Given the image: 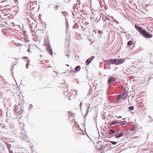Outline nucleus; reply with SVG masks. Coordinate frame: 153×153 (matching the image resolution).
Segmentation results:
<instances>
[{"instance_id": "obj_1", "label": "nucleus", "mask_w": 153, "mask_h": 153, "mask_svg": "<svg viewBox=\"0 0 153 153\" xmlns=\"http://www.w3.org/2000/svg\"><path fill=\"white\" fill-rule=\"evenodd\" d=\"M134 27L137 31L144 37L146 38H151L152 37V34L149 33L148 32H147L145 30L143 29L140 26L135 25Z\"/></svg>"}, {"instance_id": "obj_2", "label": "nucleus", "mask_w": 153, "mask_h": 153, "mask_svg": "<svg viewBox=\"0 0 153 153\" xmlns=\"http://www.w3.org/2000/svg\"><path fill=\"white\" fill-rule=\"evenodd\" d=\"M125 61V59L124 58L119 59H111L107 60H105L104 62L106 63L110 62L112 64L117 65L122 64Z\"/></svg>"}, {"instance_id": "obj_3", "label": "nucleus", "mask_w": 153, "mask_h": 153, "mask_svg": "<svg viewBox=\"0 0 153 153\" xmlns=\"http://www.w3.org/2000/svg\"><path fill=\"white\" fill-rule=\"evenodd\" d=\"M16 101L18 103H17V104L15 105V108L14 109V111L17 114H23V109L22 108V104L21 103V100H20V102Z\"/></svg>"}, {"instance_id": "obj_4", "label": "nucleus", "mask_w": 153, "mask_h": 153, "mask_svg": "<svg viewBox=\"0 0 153 153\" xmlns=\"http://www.w3.org/2000/svg\"><path fill=\"white\" fill-rule=\"evenodd\" d=\"M26 132L24 129H22L21 132L18 134V136L20 138L24 139V140L28 142L29 141V139L27 135L26 134Z\"/></svg>"}, {"instance_id": "obj_5", "label": "nucleus", "mask_w": 153, "mask_h": 153, "mask_svg": "<svg viewBox=\"0 0 153 153\" xmlns=\"http://www.w3.org/2000/svg\"><path fill=\"white\" fill-rule=\"evenodd\" d=\"M44 45L46 46L48 53L51 55H52L53 51L52 50V48H51V45L50 44L49 40L47 39L45 40L44 41Z\"/></svg>"}, {"instance_id": "obj_6", "label": "nucleus", "mask_w": 153, "mask_h": 153, "mask_svg": "<svg viewBox=\"0 0 153 153\" xmlns=\"http://www.w3.org/2000/svg\"><path fill=\"white\" fill-rule=\"evenodd\" d=\"M62 5L59 3H56L54 5L53 8L55 11L61 10H62Z\"/></svg>"}, {"instance_id": "obj_7", "label": "nucleus", "mask_w": 153, "mask_h": 153, "mask_svg": "<svg viewBox=\"0 0 153 153\" xmlns=\"http://www.w3.org/2000/svg\"><path fill=\"white\" fill-rule=\"evenodd\" d=\"M9 28L5 27L2 30V32L4 35H9L10 34V30Z\"/></svg>"}, {"instance_id": "obj_8", "label": "nucleus", "mask_w": 153, "mask_h": 153, "mask_svg": "<svg viewBox=\"0 0 153 153\" xmlns=\"http://www.w3.org/2000/svg\"><path fill=\"white\" fill-rule=\"evenodd\" d=\"M17 1V0H10V7H15L18 4Z\"/></svg>"}, {"instance_id": "obj_9", "label": "nucleus", "mask_w": 153, "mask_h": 153, "mask_svg": "<svg viewBox=\"0 0 153 153\" xmlns=\"http://www.w3.org/2000/svg\"><path fill=\"white\" fill-rule=\"evenodd\" d=\"M115 80V78L114 77H110L108 79L107 83L108 85H110L111 83L114 82Z\"/></svg>"}, {"instance_id": "obj_10", "label": "nucleus", "mask_w": 153, "mask_h": 153, "mask_svg": "<svg viewBox=\"0 0 153 153\" xmlns=\"http://www.w3.org/2000/svg\"><path fill=\"white\" fill-rule=\"evenodd\" d=\"M104 22L105 23V26H106V27L109 25L111 23L110 19L105 17V19L104 20Z\"/></svg>"}, {"instance_id": "obj_11", "label": "nucleus", "mask_w": 153, "mask_h": 153, "mask_svg": "<svg viewBox=\"0 0 153 153\" xmlns=\"http://www.w3.org/2000/svg\"><path fill=\"white\" fill-rule=\"evenodd\" d=\"M95 58V56H93L87 59L86 61V65H88L92 60Z\"/></svg>"}, {"instance_id": "obj_12", "label": "nucleus", "mask_w": 153, "mask_h": 153, "mask_svg": "<svg viewBox=\"0 0 153 153\" xmlns=\"http://www.w3.org/2000/svg\"><path fill=\"white\" fill-rule=\"evenodd\" d=\"M18 26L17 25H16L14 24V23L13 22H12L10 23V27H11V28H10V30H14L15 29L16 27H16Z\"/></svg>"}, {"instance_id": "obj_13", "label": "nucleus", "mask_w": 153, "mask_h": 153, "mask_svg": "<svg viewBox=\"0 0 153 153\" xmlns=\"http://www.w3.org/2000/svg\"><path fill=\"white\" fill-rule=\"evenodd\" d=\"M123 133L122 131H121L119 133L117 134V133L115 135V137L117 138H119L123 136Z\"/></svg>"}, {"instance_id": "obj_14", "label": "nucleus", "mask_w": 153, "mask_h": 153, "mask_svg": "<svg viewBox=\"0 0 153 153\" xmlns=\"http://www.w3.org/2000/svg\"><path fill=\"white\" fill-rule=\"evenodd\" d=\"M121 99H123V97H122V95H119L117 97L116 99V102H118L121 100Z\"/></svg>"}, {"instance_id": "obj_15", "label": "nucleus", "mask_w": 153, "mask_h": 153, "mask_svg": "<svg viewBox=\"0 0 153 153\" xmlns=\"http://www.w3.org/2000/svg\"><path fill=\"white\" fill-rule=\"evenodd\" d=\"M87 107H88V109L87 110V112L85 115V117L88 114V112L89 111V110L90 109V104H88L86 105Z\"/></svg>"}, {"instance_id": "obj_16", "label": "nucleus", "mask_w": 153, "mask_h": 153, "mask_svg": "<svg viewBox=\"0 0 153 153\" xmlns=\"http://www.w3.org/2000/svg\"><path fill=\"white\" fill-rule=\"evenodd\" d=\"M81 67L80 66H77L75 68V70L76 71H79L80 70Z\"/></svg>"}, {"instance_id": "obj_17", "label": "nucleus", "mask_w": 153, "mask_h": 153, "mask_svg": "<svg viewBox=\"0 0 153 153\" xmlns=\"http://www.w3.org/2000/svg\"><path fill=\"white\" fill-rule=\"evenodd\" d=\"M115 131L112 129H111L109 130V133L110 134H114Z\"/></svg>"}, {"instance_id": "obj_18", "label": "nucleus", "mask_w": 153, "mask_h": 153, "mask_svg": "<svg viewBox=\"0 0 153 153\" xmlns=\"http://www.w3.org/2000/svg\"><path fill=\"white\" fill-rule=\"evenodd\" d=\"M6 23L5 22H0V27H2L3 26H5V24Z\"/></svg>"}, {"instance_id": "obj_19", "label": "nucleus", "mask_w": 153, "mask_h": 153, "mask_svg": "<svg viewBox=\"0 0 153 153\" xmlns=\"http://www.w3.org/2000/svg\"><path fill=\"white\" fill-rule=\"evenodd\" d=\"M118 123H119V122L118 121H115L114 122H112L111 123L110 125L111 126L113 125L114 124H115Z\"/></svg>"}, {"instance_id": "obj_20", "label": "nucleus", "mask_w": 153, "mask_h": 153, "mask_svg": "<svg viewBox=\"0 0 153 153\" xmlns=\"http://www.w3.org/2000/svg\"><path fill=\"white\" fill-rule=\"evenodd\" d=\"M127 124V122L125 121H123L122 122L120 123V124L121 125H125Z\"/></svg>"}, {"instance_id": "obj_21", "label": "nucleus", "mask_w": 153, "mask_h": 153, "mask_svg": "<svg viewBox=\"0 0 153 153\" xmlns=\"http://www.w3.org/2000/svg\"><path fill=\"white\" fill-rule=\"evenodd\" d=\"M127 94H123L122 95V97H123V99H125L127 97Z\"/></svg>"}, {"instance_id": "obj_22", "label": "nucleus", "mask_w": 153, "mask_h": 153, "mask_svg": "<svg viewBox=\"0 0 153 153\" xmlns=\"http://www.w3.org/2000/svg\"><path fill=\"white\" fill-rule=\"evenodd\" d=\"M14 59V58H13L11 60H13ZM14 60H15V61L14 62V64L13 65V66L14 65H16V64H17L18 63V61L16 59H14Z\"/></svg>"}, {"instance_id": "obj_23", "label": "nucleus", "mask_w": 153, "mask_h": 153, "mask_svg": "<svg viewBox=\"0 0 153 153\" xmlns=\"http://www.w3.org/2000/svg\"><path fill=\"white\" fill-rule=\"evenodd\" d=\"M134 109V108L133 106H130L128 107V109L130 111H132Z\"/></svg>"}, {"instance_id": "obj_24", "label": "nucleus", "mask_w": 153, "mask_h": 153, "mask_svg": "<svg viewBox=\"0 0 153 153\" xmlns=\"http://www.w3.org/2000/svg\"><path fill=\"white\" fill-rule=\"evenodd\" d=\"M132 44V41H130L128 42L127 44L128 46L131 45Z\"/></svg>"}, {"instance_id": "obj_25", "label": "nucleus", "mask_w": 153, "mask_h": 153, "mask_svg": "<svg viewBox=\"0 0 153 153\" xmlns=\"http://www.w3.org/2000/svg\"><path fill=\"white\" fill-rule=\"evenodd\" d=\"M109 142L114 145H115L117 143V142H115L113 141H109Z\"/></svg>"}, {"instance_id": "obj_26", "label": "nucleus", "mask_w": 153, "mask_h": 153, "mask_svg": "<svg viewBox=\"0 0 153 153\" xmlns=\"http://www.w3.org/2000/svg\"><path fill=\"white\" fill-rule=\"evenodd\" d=\"M29 108L30 109H31L33 108V105L31 104H30V105Z\"/></svg>"}, {"instance_id": "obj_27", "label": "nucleus", "mask_w": 153, "mask_h": 153, "mask_svg": "<svg viewBox=\"0 0 153 153\" xmlns=\"http://www.w3.org/2000/svg\"><path fill=\"white\" fill-rule=\"evenodd\" d=\"M136 128V126L135 125H133V130H134Z\"/></svg>"}, {"instance_id": "obj_28", "label": "nucleus", "mask_w": 153, "mask_h": 153, "mask_svg": "<svg viewBox=\"0 0 153 153\" xmlns=\"http://www.w3.org/2000/svg\"><path fill=\"white\" fill-rule=\"evenodd\" d=\"M95 32V33H96L97 32H98L99 33H100L101 32V31H100V30H98V31H97V30H96V31H94Z\"/></svg>"}, {"instance_id": "obj_29", "label": "nucleus", "mask_w": 153, "mask_h": 153, "mask_svg": "<svg viewBox=\"0 0 153 153\" xmlns=\"http://www.w3.org/2000/svg\"><path fill=\"white\" fill-rule=\"evenodd\" d=\"M123 94H127V91L126 90H124L123 91Z\"/></svg>"}, {"instance_id": "obj_30", "label": "nucleus", "mask_w": 153, "mask_h": 153, "mask_svg": "<svg viewBox=\"0 0 153 153\" xmlns=\"http://www.w3.org/2000/svg\"><path fill=\"white\" fill-rule=\"evenodd\" d=\"M66 25L67 27L68 28L69 26L68 22H66Z\"/></svg>"}, {"instance_id": "obj_31", "label": "nucleus", "mask_w": 153, "mask_h": 153, "mask_svg": "<svg viewBox=\"0 0 153 153\" xmlns=\"http://www.w3.org/2000/svg\"><path fill=\"white\" fill-rule=\"evenodd\" d=\"M27 58L28 57H27L24 56L23 57V59L25 60L27 59Z\"/></svg>"}, {"instance_id": "obj_32", "label": "nucleus", "mask_w": 153, "mask_h": 153, "mask_svg": "<svg viewBox=\"0 0 153 153\" xmlns=\"http://www.w3.org/2000/svg\"><path fill=\"white\" fill-rule=\"evenodd\" d=\"M27 51H28L29 53H30V48H29L27 50Z\"/></svg>"}, {"instance_id": "obj_33", "label": "nucleus", "mask_w": 153, "mask_h": 153, "mask_svg": "<svg viewBox=\"0 0 153 153\" xmlns=\"http://www.w3.org/2000/svg\"><path fill=\"white\" fill-rule=\"evenodd\" d=\"M71 71L74 72L75 71H74L73 70H71Z\"/></svg>"}, {"instance_id": "obj_34", "label": "nucleus", "mask_w": 153, "mask_h": 153, "mask_svg": "<svg viewBox=\"0 0 153 153\" xmlns=\"http://www.w3.org/2000/svg\"><path fill=\"white\" fill-rule=\"evenodd\" d=\"M113 26V25L112 24H110L109 26L111 27L112 26Z\"/></svg>"}, {"instance_id": "obj_35", "label": "nucleus", "mask_w": 153, "mask_h": 153, "mask_svg": "<svg viewBox=\"0 0 153 153\" xmlns=\"http://www.w3.org/2000/svg\"><path fill=\"white\" fill-rule=\"evenodd\" d=\"M19 98H20V96H19L18 95L16 97V99H19Z\"/></svg>"}, {"instance_id": "obj_36", "label": "nucleus", "mask_w": 153, "mask_h": 153, "mask_svg": "<svg viewBox=\"0 0 153 153\" xmlns=\"http://www.w3.org/2000/svg\"><path fill=\"white\" fill-rule=\"evenodd\" d=\"M26 68H28V64L27 63L26 65Z\"/></svg>"}, {"instance_id": "obj_37", "label": "nucleus", "mask_w": 153, "mask_h": 153, "mask_svg": "<svg viewBox=\"0 0 153 153\" xmlns=\"http://www.w3.org/2000/svg\"><path fill=\"white\" fill-rule=\"evenodd\" d=\"M65 20L66 22H68V20L67 19H65Z\"/></svg>"}, {"instance_id": "obj_38", "label": "nucleus", "mask_w": 153, "mask_h": 153, "mask_svg": "<svg viewBox=\"0 0 153 153\" xmlns=\"http://www.w3.org/2000/svg\"><path fill=\"white\" fill-rule=\"evenodd\" d=\"M2 114V113L1 111V110L0 109V115H1Z\"/></svg>"}, {"instance_id": "obj_39", "label": "nucleus", "mask_w": 153, "mask_h": 153, "mask_svg": "<svg viewBox=\"0 0 153 153\" xmlns=\"http://www.w3.org/2000/svg\"><path fill=\"white\" fill-rule=\"evenodd\" d=\"M102 20H103V21H104V20L105 19V17L104 18L103 17H102Z\"/></svg>"}, {"instance_id": "obj_40", "label": "nucleus", "mask_w": 153, "mask_h": 153, "mask_svg": "<svg viewBox=\"0 0 153 153\" xmlns=\"http://www.w3.org/2000/svg\"><path fill=\"white\" fill-rule=\"evenodd\" d=\"M82 104V102H80V108L81 107V105Z\"/></svg>"}, {"instance_id": "obj_41", "label": "nucleus", "mask_w": 153, "mask_h": 153, "mask_svg": "<svg viewBox=\"0 0 153 153\" xmlns=\"http://www.w3.org/2000/svg\"><path fill=\"white\" fill-rule=\"evenodd\" d=\"M10 153H13V151H10Z\"/></svg>"}, {"instance_id": "obj_42", "label": "nucleus", "mask_w": 153, "mask_h": 153, "mask_svg": "<svg viewBox=\"0 0 153 153\" xmlns=\"http://www.w3.org/2000/svg\"><path fill=\"white\" fill-rule=\"evenodd\" d=\"M12 35H10V38L12 37Z\"/></svg>"}, {"instance_id": "obj_43", "label": "nucleus", "mask_w": 153, "mask_h": 153, "mask_svg": "<svg viewBox=\"0 0 153 153\" xmlns=\"http://www.w3.org/2000/svg\"><path fill=\"white\" fill-rule=\"evenodd\" d=\"M69 100H71V98H68Z\"/></svg>"}, {"instance_id": "obj_44", "label": "nucleus", "mask_w": 153, "mask_h": 153, "mask_svg": "<svg viewBox=\"0 0 153 153\" xmlns=\"http://www.w3.org/2000/svg\"><path fill=\"white\" fill-rule=\"evenodd\" d=\"M66 65H67V66H69V65L68 64Z\"/></svg>"}, {"instance_id": "obj_45", "label": "nucleus", "mask_w": 153, "mask_h": 153, "mask_svg": "<svg viewBox=\"0 0 153 153\" xmlns=\"http://www.w3.org/2000/svg\"><path fill=\"white\" fill-rule=\"evenodd\" d=\"M116 23H119V22H117Z\"/></svg>"}, {"instance_id": "obj_46", "label": "nucleus", "mask_w": 153, "mask_h": 153, "mask_svg": "<svg viewBox=\"0 0 153 153\" xmlns=\"http://www.w3.org/2000/svg\"><path fill=\"white\" fill-rule=\"evenodd\" d=\"M11 33V32L10 31V34H12V33Z\"/></svg>"}, {"instance_id": "obj_47", "label": "nucleus", "mask_w": 153, "mask_h": 153, "mask_svg": "<svg viewBox=\"0 0 153 153\" xmlns=\"http://www.w3.org/2000/svg\"><path fill=\"white\" fill-rule=\"evenodd\" d=\"M80 3L79 2V3H78V4H79V3Z\"/></svg>"}, {"instance_id": "obj_48", "label": "nucleus", "mask_w": 153, "mask_h": 153, "mask_svg": "<svg viewBox=\"0 0 153 153\" xmlns=\"http://www.w3.org/2000/svg\"><path fill=\"white\" fill-rule=\"evenodd\" d=\"M13 41H14V40H12L11 42H13Z\"/></svg>"}, {"instance_id": "obj_49", "label": "nucleus", "mask_w": 153, "mask_h": 153, "mask_svg": "<svg viewBox=\"0 0 153 153\" xmlns=\"http://www.w3.org/2000/svg\"><path fill=\"white\" fill-rule=\"evenodd\" d=\"M94 119L95 120H96L95 119V118L94 117Z\"/></svg>"}, {"instance_id": "obj_50", "label": "nucleus", "mask_w": 153, "mask_h": 153, "mask_svg": "<svg viewBox=\"0 0 153 153\" xmlns=\"http://www.w3.org/2000/svg\"><path fill=\"white\" fill-rule=\"evenodd\" d=\"M10 19H11V18H10V17H11V16H10Z\"/></svg>"}, {"instance_id": "obj_51", "label": "nucleus", "mask_w": 153, "mask_h": 153, "mask_svg": "<svg viewBox=\"0 0 153 153\" xmlns=\"http://www.w3.org/2000/svg\"><path fill=\"white\" fill-rule=\"evenodd\" d=\"M40 56H42V55H41Z\"/></svg>"}, {"instance_id": "obj_52", "label": "nucleus", "mask_w": 153, "mask_h": 153, "mask_svg": "<svg viewBox=\"0 0 153 153\" xmlns=\"http://www.w3.org/2000/svg\"><path fill=\"white\" fill-rule=\"evenodd\" d=\"M63 12H62V13H63Z\"/></svg>"}, {"instance_id": "obj_53", "label": "nucleus", "mask_w": 153, "mask_h": 153, "mask_svg": "<svg viewBox=\"0 0 153 153\" xmlns=\"http://www.w3.org/2000/svg\"><path fill=\"white\" fill-rule=\"evenodd\" d=\"M149 117H150V116H149Z\"/></svg>"}, {"instance_id": "obj_54", "label": "nucleus", "mask_w": 153, "mask_h": 153, "mask_svg": "<svg viewBox=\"0 0 153 153\" xmlns=\"http://www.w3.org/2000/svg\"><path fill=\"white\" fill-rule=\"evenodd\" d=\"M10 148L11 147V145L10 144Z\"/></svg>"}, {"instance_id": "obj_55", "label": "nucleus", "mask_w": 153, "mask_h": 153, "mask_svg": "<svg viewBox=\"0 0 153 153\" xmlns=\"http://www.w3.org/2000/svg\"><path fill=\"white\" fill-rule=\"evenodd\" d=\"M113 21H114V22H115V21H114V20H113Z\"/></svg>"}]
</instances>
